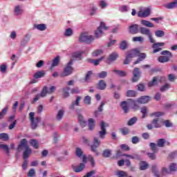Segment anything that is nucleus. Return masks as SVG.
Masks as SVG:
<instances>
[{"label":"nucleus","mask_w":177,"mask_h":177,"mask_svg":"<svg viewBox=\"0 0 177 177\" xmlns=\"http://www.w3.org/2000/svg\"><path fill=\"white\" fill-rule=\"evenodd\" d=\"M103 59H104V57H100L97 59H88V62H89V63H92L94 66H99L100 62H102L103 60Z\"/></svg>","instance_id":"bb28decb"},{"label":"nucleus","mask_w":177,"mask_h":177,"mask_svg":"<svg viewBox=\"0 0 177 177\" xmlns=\"http://www.w3.org/2000/svg\"><path fill=\"white\" fill-rule=\"evenodd\" d=\"M93 128H95V120L90 118L88 119V129L93 131Z\"/></svg>","instance_id":"f704fd0d"},{"label":"nucleus","mask_w":177,"mask_h":177,"mask_svg":"<svg viewBox=\"0 0 177 177\" xmlns=\"http://www.w3.org/2000/svg\"><path fill=\"white\" fill-rule=\"evenodd\" d=\"M75 153L77 157H81V156H82V150L81 149V148H76Z\"/></svg>","instance_id":"774afa93"},{"label":"nucleus","mask_w":177,"mask_h":177,"mask_svg":"<svg viewBox=\"0 0 177 177\" xmlns=\"http://www.w3.org/2000/svg\"><path fill=\"white\" fill-rule=\"evenodd\" d=\"M149 147H151V151H153V153H157V151H158V146L157 145V144L151 142L149 144Z\"/></svg>","instance_id":"2f4dec72"},{"label":"nucleus","mask_w":177,"mask_h":177,"mask_svg":"<svg viewBox=\"0 0 177 177\" xmlns=\"http://www.w3.org/2000/svg\"><path fill=\"white\" fill-rule=\"evenodd\" d=\"M83 53L84 51H77L75 53H73L72 56L74 59H76L77 60H81V59H82Z\"/></svg>","instance_id":"cd10ccee"},{"label":"nucleus","mask_w":177,"mask_h":177,"mask_svg":"<svg viewBox=\"0 0 177 177\" xmlns=\"http://www.w3.org/2000/svg\"><path fill=\"white\" fill-rule=\"evenodd\" d=\"M30 143L34 149H38L39 145H38V141L37 140H30Z\"/></svg>","instance_id":"8fccbe9b"},{"label":"nucleus","mask_w":177,"mask_h":177,"mask_svg":"<svg viewBox=\"0 0 177 177\" xmlns=\"http://www.w3.org/2000/svg\"><path fill=\"white\" fill-rule=\"evenodd\" d=\"M82 97L81 96H77L76 100L72 102L71 104L69 106L70 110H74L75 109V106H80V103H81V100Z\"/></svg>","instance_id":"ddd939ff"},{"label":"nucleus","mask_w":177,"mask_h":177,"mask_svg":"<svg viewBox=\"0 0 177 177\" xmlns=\"http://www.w3.org/2000/svg\"><path fill=\"white\" fill-rule=\"evenodd\" d=\"M157 146L158 147H164L165 145V139L164 138H160L157 140Z\"/></svg>","instance_id":"37998d69"},{"label":"nucleus","mask_w":177,"mask_h":177,"mask_svg":"<svg viewBox=\"0 0 177 177\" xmlns=\"http://www.w3.org/2000/svg\"><path fill=\"white\" fill-rule=\"evenodd\" d=\"M74 34V30H73L72 28H67L65 30V32L64 33V35L65 37H72V35Z\"/></svg>","instance_id":"7c9ffc66"},{"label":"nucleus","mask_w":177,"mask_h":177,"mask_svg":"<svg viewBox=\"0 0 177 177\" xmlns=\"http://www.w3.org/2000/svg\"><path fill=\"white\" fill-rule=\"evenodd\" d=\"M85 168V163H80L79 166L73 167L74 172H82Z\"/></svg>","instance_id":"412c9836"},{"label":"nucleus","mask_w":177,"mask_h":177,"mask_svg":"<svg viewBox=\"0 0 177 177\" xmlns=\"http://www.w3.org/2000/svg\"><path fill=\"white\" fill-rule=\"evenodd\" d=\"M103 157L109 158L110 156H111V150L110 149H106L102 153Z\"/></svg>","instance_id":"5fc2aeb1"},{"label":"nucleus","mask_w":177,"mask_h":177,"mask_svg":"<svg viewBox=\"0 0 177 177\" xmlns=\"http://www.w3.org/2000/svg\"><path fill=\"white\" fill-rule=\"evenodd\" d=\"M140 112L142 114V118H145L146 115H147V107L143 106L140 109Z\"/></svg>","instance_id":"3c124183"},{"label":"nucleus","mask_w":177,"mask_h":177,"mask_svg":"<svg viewBox=\"0 0 177 177\" xmlns=\"http://www.w3.org/2000/svg\"><path fill=\"white\" fill-rule=\"evenodd\" d=\"M70 90L68 89H63L62 91L63 97H68L70 96Z\"/></svg>","instance_id":"6e6d98bb"},{"label":"nucleus","mask_w":177,"mask_h":177,"mask_svg":"<svg viewBox=\"0 0 177 177\" xmlns=\"http://www.w3.org/2000/svg\"><path fill=\"white\" fill-rule=\"evenodd\" d=\"M169 171H171V172H175L177 171V164L176 163H171L169 165Z\"/></svg>","instance_id":"09e8293b"},{"label":"nucleus","mask_w":177,"mask_h":177,"mask_svg":"<svg viewBox=\"0 0 177 177\" xmlns=\"http://www.w3.org/2000/svg\"><path fill=\"white\" fill-rule=\"evenodd\" d=\"M106 86H107V84H106V82L104 80H100L98 82V88L100 89H106Z\"/></svg>","instance_id":"a19ab883"},{"label":"nucleus","mask_w":177,"mask_h":177,"mask_svg":"<svg viewBox=\"0 0 177 177\" xmlns=\"http://www.w3.org/2000/svg\"><path fill=\"white\" fill-rule=\"evenodd\" d=\"M164 113L162 112H153L149 114V117H154L155 118H158V117H162Z\"/></svg>","instance_id":"4c0bfd02"},{"label":"nucleus","mask_w":177,"mask_h":177,"mask_svg":"<svg viewBox=\"0 0 177 177\" xmlns=\"http://www.w3.org/2000/svg\"><path fill=\"white\" fill-rule=\"evenodd\" d=\"M46 74L45 71H39L34 74L33 77L35 80H38L39 78H44Z\"/></svg>","instance_id":"6ab92c4d"},{"label":"nucleus","mask_w":177,"mask_h":177,"mask_svg":"<svg viewBox=\"0 0 177 177\" xmlns=\"http://www.w3.org/2000/svg\"><path fill=\"white\" fill-rule=\"evenodd\" d=\"M138 58L135 62H134V64H138L139 63H140V62H143V60H145V59H146V53H140L139 51H138Z\"/></svg>","instance_id":"b1692460"},{"label":"nucleus","mask_w":177,"mask_h":177,"mask_svg":"<svg viewBox=\"0 0 177 177\" xmlns=\"http://www.w3.org/2000/svg\"><path fill=\"white\" fill-rule=\"evenodd\" d=\"M102 54H103V50L102 49L95 50L92 53V55L94 57H97V56H100V55H102Z\"/></svg>","instance_id":"58836bf2"},{"label":"nucleus","mask_w":177,"mask_h":177,"mask_svg":"<svg viewBox=\"0 0 177 177\" xmlns=\"http://www.w3.org/2000/svg\"><path fill=\"white\" fill-rule=\"evenodd\" d=\"M117 59H118V54L115 52H113L109 55L108 57V62L110 64V63H113V62H115Z\"/></svg>","instance_id":"2eb2a0df"},{"label":"nucleus","mask_w":177,"mask_h":177,"mask_svg":"<svg viewBox=\"0 0 177 177\" xmlns=\"http://www.w3.org/2000/svg\"><path fill=\"white\" fill-rule=\"evenodd\" d=\"M96 174V171L93 170L91 171L88 172L86 175H84L83 177H91L93 176Z\"/></svg>","instance_id":"338daca9"},{"label":"nucleus","mask_w":177,"mask_h":177,"mask_svg":"<svg viewBox=\"0 0 177 177\" xmlns=\"http://www.w3.org/2000/svg\"><path fill=\"white\" fill-rule=\"evenodd\" d=\"M151 10L149 8H140V10L138 11V17H149L150 16V13Z\"/></svg>","instance_id":"9d476101"},{"label":"nucleus","mask_w":177,"mask_h":177,"mask_svg":"<svg viewBox=\"0 0 177 177\" xmlns=\"http://www.w3.org/2000/svg\"><path fill=\"white\" fill-rule=\"evenodd\" d=\"M34 28L38 30L39 31H45L46 30V24H35Z\"/></svg>","instance_id":"393cba45"},{"label":"nucleus","mask_w":177,"mask_h":177,"mask_svg":"<svg viewBox=\"0 0 177 177\" xmlns=\"http://www.w3.org/2000/svg\"><path fill=\"white\" fill-rule=\"evenodd\" d=\"M129 32L131 34H138L139 32V25L133 24L129 26Z\"/></svg>","instance_id":"dca6fc26"},{"label":"nucleus","mask_w":177,"mask_h":177,"mask_svg":"<svg viewBox=\"0 0 177 177\" xmlns=\"http://www.w3.org/2000/svg\"><path fill=\"white\" fill-rule=\"evenodd\" d=\"M66 111H64V109H59L56 115V120L57 121H62L63 120V117L64 116V113Z\"/></svg>","instance_id":"aec40b11"},{"label":"nucleus","mask_w":177,"mask_h":177,"mask_svg":"<svg viewBox=\"0 0 177 177\" xmlns=\"http://www.w3.org/2000/svg\"><path fill=\"white\" fill-rule=\"evenodd\" d=\"M73 64H74V60L71 59L67 65L65 66L64 71L61 73V77H67L71 75L74 71V68H73Z\"/></svg>","instance_id":"20e7f679"},{"label":"nucleus","mask_w":177,"mask_h":177,"mask_svg":"<svg viewBox=\"0 0 177 177\" xmlns=\"http://www.w3.org/2000/svg\"><path fill=\"white\" fill-rule=\"evenodd\" d=\"M97 77H99V78H106L107 77V72L106 71H102L99 73H97Z\"/></svg>","instance_id":"4d7b16f0"},{"label":"nucleus","mask_w":177,"mask_h":177,"mask_svg":"<svg viewBox=\"0 0 177 177\" xmlns=\"http://www.w3.org/2000/svg\"><path fill=\"white\" fill-rule=\"evenodd\" d=\"M140 104L139 102H138L137 100H134L132 99H129L127 101H123L121 102V107L122 110L124 111V113H129V106H131V109L133 110V111H137V110H139L140 109Z\"/></svg>","instance_id":"f257e3e1"},{"label":"nucleus","mask_w":177,"mask_h":177,"mask_svg":"<svg viewBox=\"0 0 177 177\" xmlns=\"http://www.w3.org/2000/svg\"><path fill=\"white\" fill-rule=\"evenodd\" d=\"M152 172L153 173L154 176L156 177H162L169 174V171L165 167H162V171L159 172L158 169H157V166L156 165L152 166Z\"/></svg>","instance_id":"6e6552de"},{"label":"nucleus","mask_w":177,"mask_h":177,"mask_svg":"<svg viewBox=\"0 0 177 177\" xmlns=\"http://www.w3.org/2000/svg\"><path fill=\"white\" fill-rule=\"evenodd\" d=\"M91 96L86 95V97H84V104H86V106H89V104H91Z\"/></svg>","instance_id":"603ef678"},{"label":"nucleus","mask_w":177,"mask_h":177,"mask_svg":"<svg viewBox=\"0 0 177 177\" xmlns=\"http://www.w3.org/2000/svg\"><path fill=\"white\" fill-rule=\"evenodd\" d=\"M55 93L54 89H43L39 94H37L36 97L33 99L32 103H35V102H38L39 99L41 97H45L47 95H52V93Z\"/></svg>","instance_id":"423d86ee"},{"label":"nucleus","mask_w":177,"mask_h":177,"mask_svg":"<svg viewBox=\"0 0 177 177\" xmlns=\"http://www.w3.org/2000/svg\"><path fill=\"white\" fill-rule=\"evenodd\" d=\"M158 60L160 63H167V62H169V57L160 56L158 57Z\"/></svg>","instance_id":"473e14b6"},{"label":"nucleus","mask_w":177,"mask_h":177,"mask_svg":"<svg viewBox=\"0 0 177 177\" xmlns=\"http://www.w3.org/2000/svg\"><path fill=\"white\" fill-rule=\"evenodd\" d=\"M112 72L113 74H115V75H118V77H125V75H127V72L118 70L116 68H114L112 70Z\"/></svg>","instance_id":"f3484780"},{"label":"nucleus","mask_w":177,"mask_h":177,"mask_svg":"<svg viewBox=\"0 0 177 177\" xmlns=\"http://www.w3.org/2000/svg\"><path fill=\"white\" fill-rule=\"evenodd\" d=\"M8 106H6L1 112H0V120H1V118H3L5 114H6V113H8Z\"/></svg>","instance_id":"bf43d9fd"},{"label":"nucleus","mask_w":177,"mask_h":177,"mask_svg":"<svg viewBox=\"0 0 177 177\" xmlns=\"http://www.w3.org/2000/svg\"><path fill=\"white\" fill-rule=\"evenodd\" d=\"M14 13L17 16H20L23 13V6L18 5L15 7Z\"/></svg>","instance_id":"5701e85b"},{"label":"nucleus","mask_w":177,"mask_h":177,"mask_svg":"<svg viewBox=\"0 0 177 177\" xmlns=\"http://www.w3.org/2000/svg\"><path fill=\"white\" fill-rule=\"evenodd\" d=\"M6 70H8V67L6 66V65L1 64L0 66V71H1V73H2L3 74H5V73H6Z\"/></svg>","instance_id":"680f3d73"},{"label":"nucleus","mask_w":177,"mask_h":177,"mask_svg":"<svg viewBox=\"0 0 177 177\" xmlns=\"http://www.w3.org/2000/svg\"><path fill=\"white\" fill-rule=\"evenodd\" d=\"M120 48L122 50H125V49L128 48V42L125 40L122 41L120 44Z\"/></svg>","instance_id":"79ce46f5"},{"label":"nucleus","mask_w":177,"mask_h":177,"mask_svg":"<svg viewBox=\"0 0 177 177\" xmlns=\"http://www.w3.org/2000/svg\"><path fill=\"white\" fill-rule=\"evenodd\" d=\"M78 117V121L80 124V125L84 128V127H86V121H85V120H84V116H82V115L81 114H78L77 115Z\"/></svg>","instance_id":"c85d7f7f"},{"label":"nucleus","mask_w":177,"mask_h":177,"mask_svg":"<svg viewBox=\"0 0 177 177\" xmlns=\"http://www.w3.org/2000/svg\"><path fill=\"white\" fill-rule=\"evenodd\" d=\"M162 124L165 125V127H166V128H171L174 127V124L169 120H164Z\"/></svg>","instance_id":"ea45409f"},{"label":"nucleus","mask_w":177,"mask_h":177,"mask_svg":"<svg viewBox=\"0 0 177 177\" xmlns=\"http://www.w3.org/2000/svg\"><path fill=\"white\" fill-rule=\"evenodd\" d=\"M137 95L138 93L133 90H129L127 93V96H128V97H135Z\"/></svg>","instance_id":"a18cd8bd"},{"label":"nucleus","mask_w":177,"mask_h":177,"mask_svg":"<svg viewBox=\"0 0 177 177\" xmlns=\"http://www.w3.org/2000/svg\"><path fill=\"white\" fill-rule=\"evenodd\" d=\"M28 176L29 177H34L35 176V169H30L29 171L28 172Z\"/></svg>","instance_id":"0e129e2a"},{"label":"nucleus","mask_w":177,"mask_h":177,"mask_svg":"<svg viewBox=\"0 0 177 177\" xmlns=\"http://www.w3.org/2000/svg\"><path fill=\"white\" fill-rule=\"evenodd\" d=\"M28 141L26 138L22 139L21 140V144L18 146V150L20 151V149L21 147H24L25 149V151H24V160H27L28 157L31 155V153H32V151L31 149H30V147H28V145H27Z\"/></svg>","instance_id":"f03ea898"},{"label":"nucleus","mask_w":177,"mask_h":177,"mask_svg":"<svg viewBox=\"0 0 177 177\" xmlns=\"http://www.w3.org/2000/svg\"><path fill=\"white\" fill-rule=\"evenodd\" d=\"M137 121H138V118L133 117L129 120L128 125H130V126L133 125V124H135V122H136Z\"/></svg>","instance_id":"13d9d810"},{"label":"nucleus","mask_w":177,"mask_h":177,"mask_svg":"<svg viewBox=\"0 0 177 177\" xmlns=\"http://www.w3.org/2000/svg\"><path fill=\"white\" fill-rule=\"evenodd\" d=\"M30 38L31 36L29 34L26 35L21 41V46H26L30 42Z\"/></svg>","instance_id":"a211bd4d"},{"label":"nucleus","mask_w":177,"mask_h":177,"mask_svg":"<svg viewBox=\"0 0 177 177\" xmlns=\"http://www.w3.org/2000/svg\"><path fill=\"white\" fill-rule=\"evenodd\" d=\"M60 63V57L57 56L55 58L53 59V62L51 64V66L50 68V70L53 71L54 70L55 67H57L59 66V64Z\"/></svg>","instance_id":"4468645a"},{"label":"nucleus","mask_w":177,"mask_h":177,"mask_svg":"<svg viewBox=\"0 0 177 177\" xmlns=\"http://www.w3.org/2000/svg\"><path fill=\"white\" fill-rule=\"evenodd\" d=\"M115 175L119 177L127 176V174L125 173V171L119 170L116 171Z\"/></svg>","instance_id":"052dcab7"},{"label":"nucleus","mask_w":177,"mask_h":177,"mask_svg":"<svg viewBox=\"0 0 177 177\" xmlns=\"http://www.w3.org/2000/svg\"><path fill=\"white\" fill-rule=\"evenodd\" d=\"M140 32L143 35H147V37H150V35H151L150 29H148L147 28H140Z\"/></svg>","instance_id":"a878e982"},{"label":"nucleus","mask_w":177,"mask_h":177,"mask_svg":"<svg viewBox=\"0 0 177 177\" xmlns=\"http://www.w3.org/2000/svg\"><path fill=\"white\" fill-rule=\"evenodd\" d=\"M95 41V37L90 35L88 32H82L79 36V41L88 45L92 44Z\"/></svg>","instance_id":"7ed1b4c3"},{"label":"nucleus","mask_w":177,"mask_h":177,"mask_svg":"<svg viewBox=\"0 0 177 177\" xmlns=\"http://www.w3.org/2000/svg\"><path fill=\"white\" fill-rule=\"evenodd\" d=\"M148 38L151 42V44H153L152 45V48L154 49L153 50V53H157V52H160V50H161V48L160 46H164V45H165V43L164 42H156V40H154L153 39V36L151 35V34L150 35V36H148Z\"/></svg>","instance_id":"39448f33"},{"label":"nucleus","mask_w":177,"mask_h":177,"mask_svg":"<svg viewBox=\"0 0 177 177\" xmlns=\"http://www.w3.org/2000/svg\"><path fill=\"white\" fill-rule=\"evenodd\" d=\"M100 130L98 131V136L100 139H104L106 135H107V130L106 128L109 127V124L104 122H101L100 124Z\"/></svg>","instance_id":"0eeeda50"},{"label":"nucleus","mask_w":177,"mask_h":177,"mask_svg":"<svg viewBox=\"0 0 177 177\" xmlns=\"http://www.w3.org/2000/svg\"><path fill=\"white\" fill-rule=\"evenodd\" d=\"M138 55L139 50L138 49H133L128 53L127 56H129V57H130L131 59H133V57H138Z\"/></svg>","instance_id":"4be33fe9"},{"label":"nucleus","mask_w":177,"mask_h":177,"mask_svg":"<svg viewBox=\"0 0 177 177\" xmlns=\"http://www.w3.org/2000/svg\"><path fill=\"white\" fill-rule=\"evenodd\" d=\"M99 6H100V8L102 9H104V8H106V6H107V2L104 1H100Z\"/></svg>","instance_id":"69168bd1"},{"label":"nucleus","mask_w":177,"mask_h":177,"mask_svg":"<svg viewBox=\"0 0 177 177\" xmlns=\"http://www.w3.org/2000/svg\"><path fill=\"white\" fill-rule=\"evenodd\" d=\"M92 80V71H88L85 76L84 81L86 82H90Z\"/></svg>","instance_id":"c03bdc74"},{"label":"nucleus","mask_w":177,"mask_h":177,"mask_svg":"<svg viewBox=\"0 0 177 177\" xmlns=\"http://www.w3.org/2000/svg\"><path fill=\"white\" fill-rule=\"evenodd\" d=\"M158 82V77H153L152 81H151L148 83V86L150 87L154 86L157 85Z\"/></svg>","instance_id":"72a5a7b5"},{"label":"nucleus","mask_w":177,"mask_h":177,"mask_svg":"<svg viewBox=\"0 0 177 177\" xmlns=\"http://www.w3.org/2000/svg\"><path fill=\"white\" fill-rule=\"evenodd\" d=\"M144 40L143 37H134L132 38L133 42H143Z\"/></svg>","instance_id":"864d4df0"},{"label":"nucleus","mask_w":177,"mask_h":177,"mask_svg":"<svg viewBox=\"0 0 177 177\" xmlns=\"http://www.w3.org/2000/svg\"><path fill=\"white\" fill-rule=\"evenodd\" d=\"M151 100V98L149 96L144 95L137 99V102L140 104H146V103H149Z\"/></svg>","instance_id":"f8f14e48"},{"label":"nucleus","mask_w":177,"mask_h":177,"mask_svg":"<svg viewBox=\"0 0 177 177\" xmlns=\"http://www.w3.org/2000/svg\"><path fill=\"white\" fill-rule=\"evenodd\" d=\"M140 78V70L139 69V68H135L133 71L132 82H138Z\"/></svg>","instance_id":"9b49d317"},{"label":"nucleus","mask_w":177,"mask_h":177,"mask_svg":"<svg viewBox=\"0 0 177 177\" xmlns=\"http://www.w3.org/2000/svg\"><path fill=\"white\" fill-rule=\"evenodd\" d=\"M141 24H142V26H145V27H149V28L154 27V25L151 24V22L146 20L141 21Z\"/></svg>","instance_id":"e433bc0d"},{"label":"nucleus","mask_w":177,"mask_h":177,"mask_svg":"<svg viewBox=\"0 0 177 177\" xmlns=\"http://www.w3.org/2000/svg\"><path fill=\"white\" fill-rule=\"evenodd\" d=\"M103 30H109V27L106 26L104 22H101L100 26L94 32L95 38H100L103 35Z\"/></svg>","instance_id":"1a4fd4ad"},{"label":"nucleus","mask_w":177,"mask_h":177,"mask_svg":"<svg viewBox=\"0 0 177 177\" xmlns=\"http://www.w3.org/2000/svg\"><path fill=\"white\" fill-rule=\"evenodd\" d=\"M32 122V129H35L37 127H38V122L39 121V118H37L36 119H34L33 120H30Z\"/></svg>","instance_id":"49530a36"},{"label":"nucleus","mask_w":177,"mask_h":177,"mask_svg":"<svg viewBox=\"0 0 177 177\" xmlns=\"http://www.w3.org/2000/svg\"><path fill=\"white\" fill-rule=\"evenodd\" d=\"M155 35L158 38H161L164 37V35H165V32H164V30H156L155 32Z\"/></svg>","instance_id":"de8ad7c7"},{"label":"nucleus","mask_w":177,"mask_h":177,"mask_svg":"<svg viewBox=\"0 0 177 177\" xmlns=\"http://www.w3.org/2000/svg\"><path fill=\"white\" fill-rule=\"evenodd\" d=\"M158 121H159L158 118H156L152 120L151 124L153 128H161V124H160Z\"/></svg>","instance_id":"c756f323"},{"label":"nucleus","mask_w":177,"mask_h":177,"mask_svg":"<svg viewBox=\"0 0 177 177\" xmlns=\"http://www.w3.org/2000/svg\"><path fill=\"white\" fill-rule=\"evenodd\" d=\"M93 145L98 147L99 146H100V140H99V138H97V137H94Z\"/></svg>","instance_id":"e2e57ef3"},{"label":"nucleus","mask_w":177,"mask_h":177,"mask_svg":"<svg viewBox=\"0 0 177 177\" xmlns=\"http://www.w3.org/2000/svg\"><path fill=\"white\" fill-rule=\"evenodd\" d=\"M149 165L147 164V162L145 161H142L140 162V169L141 171H145V169H147Z\"/></svg>","instance_id":"c9c22d12"}]
</instances>
